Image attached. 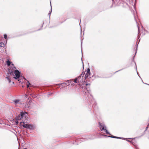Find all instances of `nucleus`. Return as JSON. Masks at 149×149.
<instances>
[{
	"instance_id": "f257e3e1",
	"label": "nucleus",
	"mask_w": 149,
	"mask_h": 149,
	"mask_svg": "<svg viewBox=\"0 0 149 149\" xmlns=\"http://www.w3.org/2000/svg\"><path fill=\"white\" fill-rule=\"evenodd\" d=\"M100 129V130L103 131L104 132L106 133L107 134H110V135L108 136L104 134H101V135L104 136L105 137H110L116 139H122V138L117 137L116 136H113L111 135L110 133L106 129V126L104 124L100 122L99 123Z\"/></svg>"
},
{
	"instance_id": "f03ea898",
	"label": "nucleus",
	"mask_w": 149,
	"mask_h": 149,
	"mask_svg": "<svg viewBox=\"0 0 149 149\" xmlns=\"http://www.w3.org/2000/svg\"><path fill=\"white\" fill-rule=\"evenodd\" d=\"M22 126L25 128H27L29 129H34L36 128V126L34 125L29 124H25L24 122H23Z\"/></svg>"
},
{
	"instance_id": "7ed1b4c3",
	"label": "nucleus",
	"mask_w": 149,
	"mask_h": 149,
	"mask_svg": "<svg viewBox=\"0 0 149 149\" xmlns=\"http://www.w3.org/2000/svg\"><path fill=\"white\" fill-rule=\"evenodd\" d=\"M14 74L15 75V77H14V78L16 79H18L20 77L21 72L19 70H15Z\"/></svg>"
},
{
	"instance_id": "20e7f679",
	"label": "nucleus",
	"mask_w": 149,
	"mask_h": 149,
	"mask_svg": "<svg viewBox=\"0 0 149 149\" xmlns=\"http://www.w3.org/2000/svg\"><path fill=\"white\" fill-rule=\"evenodd\" d=\"M70 85V84H68L67 82V81H66L65 82L62 83L61 84H57L55 85L56 86H59V88L61 86L62 87H65L67 86H69Z\"/></svg>"
},
{
	"instance_id": "39448f33",
	"label": "nucleus",
	"mask_w": 149,
	"mask_h": 149,
	"mask_svg": "<svg viewBox=\"0 0 149 149\" xmlns=\"http://www.w3.org/2000/svg\"><path fill=\"white\" fill-rule=\"evenodd\" d=\"M91 74L90 69L88 68L87 70V72L85 74L84 78L85 79H86L88 77L89 75H90Z\"/></svg>"
},
{
	"instance_id": "423d86ee",
	"label": "nucleus",
	"mask_w": 149,
	"mask_h": 149,
	"mask_svg": "<svg viewBox=\"0 0 149 149\" xmlns=\"http://www.w3.org/2000/svg\"><path fill=\"white\" fill-rule=\"evenodd\" d=\"M91 104H93L92 106L94 108H97V107L96 106L97 103L94 99H93V100L92 101H91Z\"/></svg>"
},
{
	"instance_id": "0eeeda50",
	"label": "nucleus",
	"mask_w": 149,
	"mask_h": 149,
	"mask_svg": "<svg viewBox=\"0 0 149 149\" xmlns=\"http://www.w3.org/2000/svg\"><path fill=\"white\" fill-rule=\"evenodd\" d=\"M27 115V112L26 111H25L24 112L23 111H22L20 112V115H21L22 118H23L24 117H26V115Z\"/></svg>"
},
{
	"instance_id": "6e6552de",
	"label": "nucleus",
	"mask_w": 149,
	"mask_h": 149,
	"mask_svg": "<svg viewBox=\"0 0 149 149\" xmlns=\"http://www.w3.org/2000/svg\"><path fill=\"white\" fill-rule=\"evenodd\" d=\"M134 57H135V56H134L133 57V59L132 60V61H133L135 63V68L136 69V72L137 73V74H138V76H139V77L140 78V76L139 75V73L137 71V66H136V63L134 61Z\"/></svg>"
},
{
	"instance_id": "1a4fd4ad",
	"label": "nucleus",
	"mask_w": 149,
	"mask_h": 149,
	"mask_svg": "<svg viewBox=\"0 0 149 149\" xmlns=\"http://www.w3.org/2000/svg\"><path fill=\"white\" fill-rule=\"evenodd\" d=\"M84 72H83L82 73V74L79 76L77 77H76L77 79H78V80H79L82 77H83V76H84Z\"/></svg>"
},
{
	"instance_id": "9d476101",
	"label": "nucleus",
	"mask_w": 149,
	"mask_h": 149,
	"mask_svg": "<svg viewBox=\"0 0 149 149\" xmlns=\"http://www.w3.org/2000/svg\"><path fill=\"white\" fill-rule=\"evenodd\" d=\"M22 118L20 114H19L16 117V120H20L21 119H22Z\"/></svg>"
},
{
	"instance_id": "9b49d317",
	"label": "nucleus",
	"mask_w": 149,
	"mask_h": 149,
	"mask_svg": "<svg viewBox=\"0 0 149 149\" xmlns=\"http://www.w3.org/2000/svg\"><path fill=\"white\" fill-rule=\"evenodd\" d=\"M13 102H14L15 104L16 105L17 104L19 103V99L14 100H13Z\"/></svg>"
},
{
	"instance_id": "f8f14e48",
	"label": "nucleus",
	"mask_w": 149,
	"mask_h": 149,
	"mask_svg": "<svg viewBox=\"0 0 149 149\" xmlns=\"http://www.w3.org/2000/svg\"><path fill=\"white\" fill-rule=\"evenodd\" d=\"M82 41H81V51L82 55V58H81V60L82 61V57H83V53H82ZM82 63H83V68H84V64H83V61H82Z\"/></svg>"
},
{
	"instance_id": "ddd939ff",
	"label": "nucleus",
	"mask_w": 149,
	"mask_h": 149,
	"mask_svg": "<svg viewBox=\"0 0 149 149\" xmlns=\"http://www.w3.org/2000/svg\"><path fill=\"white\" fill-rule=\"evenodd\" d=\"M8 72L10 75H14V72L12 70L10 69L8 70Z\"/></svg>"
},
{
	"instance_id": "4468645a",
	"label": "nucleus",
	"mask_w": 149,
	"mask_h": 149,
	"mask_svg": "<svg viewBox=\"0 0 149 149\" xmlns=\"http://www.w3.org/2000/svg\"><path fill=\"white\" fill-rule=\"evenodd\" d=\"M11 63V62L9 60H8L6 61V64L8 66H10Z\"/></svg>"
},
{
	"instance_id": "2eb2a0df",
	"label": "nucleus",
	"mask_w": 149,
	"mask_h": 149,
	"mask_svg": "<svg viewBox=\"0 0 149 149\" xmlns=\"http://www.w3.org/2000/svg\"><path fill=\"white\" fill-rule=\"evenodd\" d=\"M6 78L7 79L8 81L9 82V83H10L11 82V79H10L9 78V77L8 76H6Z\"/></svg>"
},
{
	"instance_id": "dca6fc26",
	"label": "nucleus",
	"mask_w": 149,
	"mask_h": 149,
	"mask_svg": "<svg viewBox=\"0 0 149 149\" xmlns=\"http://www.w3.org/2000/svg\"><path fill=\"white\" fill-rule=\"evenodd\" d=\"M52 7L51 6V10L50 11H49V12L48 14V15L49 16V18H50V15H51V13H52Z\"/></svg>"
},
{
	"instance_id": "f3484780",
	"label": "nucleus",
	"mask_w": 149,
	"mask_h": 149,
	"mask_svg": "<svg viewBox=\"0 0 149 149\" xmlns=\"http://www.w3.org/2000/svg\"><path fill=\"white\" fill-rule=\"evenodd\" d=\"M0 47H5V44L3 42H0Z\"/></svg>"
},
{
	"instance_id": "a211bd4d",
	"label": "nucleus",
	"mask_w": 149,
	"mask_h": 149,
	"mask_svg": "<svg viewBox=\"0 0 149 149\" xmlns=\"http://www.w3.org/2000/svg\"><path fill=\"white\" fill-rule=\"evenodd\" d=\"M73 82V81H72L71 80H70L67 81V82L68 83V84H70L72 85V83Z\"/></svg>"
},
{
	"instance_id": "6ab92c4d",
	"label": "nucleus",
	"mask_w": 149,
	"mask_h": 149,
	"mask_svg": "<svg viewBox=\"0 0 149 149\" xmlns=\"http://www.w3.org/2000/svg\"><path fill=\"white\" fill-rule=\"evenodd\" d=\"M24 79L25 80H26L27 81V83H28V84L27 85V88L29 87V85H31V84L29 83V81H27V80H26V79L24 77Z\"/></svg>"
},
{
	"instance_id": "aec40b11",
	"label": "nucleus",
	"mask_w": 149,
	"mask_h": 149,
	"mask_svg": "<svg viewBox=\"0 0 149 149\" xmlns=\"http://www.w3.org/2000/svg\"><path fill=\"white\" fill-rule=\"evenodd\" d=\"M91 137H92V136L91 135H89L88 136V137H87L86 138V139L88 140V139H92V138Z\"/></svg>"
},
{
	"instance_id": "412c9836",
	"label": "nucleus",
	"mask_w": 149,
	"mask_h": 149,
	"mask_svg": "<svg viewBox=\"0 0 149 149\" xmlns=\"http://www.w3.org/2000/svg\"><path fill=\"white\" fill-rule=\"evenodd\" d=\"M122 139H123L124 140H126V141H128V142H131V143L132 142V141L129 140H127V138H122Z\"/></svg>"
},
{
	"instance_id": "4be33fe9",
	"label": "nucleus",
	"mask_w": 149,
	"mask_h": 149,
	"mask_svg": "<svg viewBox=\"0 0 149 149\" xmlns=\"http://www.w3.org/2000/svg\"><path fill=\"white\" fill-rule=\"evenodd\" d=\"M78 79L76 78L74 80V82L76 83H78Z\"/></svg>"
},
{
	"instance_id": "5701e85b",
	"label": "nucleus",
	"mask_w": 149,
	"mask_h": 149,
	"mask_svg": "<svg viewBox=\"0 0 149 149\" xmlns=\"http://www.w3.org/2000/svg\"><path fill=\"white\" fill-rule=\"evenodd\" d=\"M38 108V107L37 105L36 104L35 105V106L34 107V109H37Z\"/></svg>"
},
{
	"instance_id": "b1692460",
	"label": "nucleus",
	"mask_w": 149,
	"mask_h": 149,
	"mask_svg": "<svg viewBox=\"0 0 149 149\" xmlns=\"http://www.w3.org/2000/svg\"><path fill=\"white\" fill-rule=\"evenodd\" d=\"M4 37L5 39H6L7 38V35L6 34H4Z\"/></svg>"
},
{
	"instance_id": "393cba45",
	"label": "nucleus",
	"mask_w": 149,
	"mask_h": 149,
	"mask_svg": "<svg viewBox=\"0 0 149 149\" xmlns=\"http://www.w3.org/2000/svg\"><path fill=\"white\" fill-rule=\"evenodd\" d=\"M18 120H16L15 121V123L16 125H17L19 123V122L18 121Z\"/></svg>"
},
{
	"instance_id": "a878e982",
	"label": "nucleus",
	"mask_w": 149,
	"mask_h": 149,
	"mask_svg": "<svg viewBox=\"0 0 149 149\" xmlns=\"http://www.w3.org/2000/svg\"><path fill=\"white\" fill-rule=\"evenodd\" d=\"M23 122H24H24H20V125H21L22 126V125H23Z\"/></svg>"
},
{
	"instance_id": "bb28decb",
	"label": "nucleus",
	"mask_w": 149,
	"mask_h": 149,
	"mask_svg": "<svg viewBox=\"0 0 149 149\" xmlns=\"http://www.w3.org/2000/svg\"><path fill=\"white\" fill-rule=\"evenodd\" d=\"M90 85V83H86L85 84V85H86V86H87L88 85Z\"/></svg>"
},
{
	"instance_id": "cd10ccee",
	"label": "nucleus",
	"mask_w": 149,
	"mask_h": 149,
	"mask_svg": "<svg viewBox=\"0 0 149 149\" xmlns=\"http://www.w3.org/2000/svg\"><path fill=\"white\" fill-rule=\"evenodd\" d=\"M53 94V93H50V94H49L48 95V96H50L51 95H52Z\"/></svg>"
},
{
	"instance_id": "c85d7f7f",
	"label": "nucleus",
	"mask_w": 149,
	"mask_h": 149,
	"mask_svg": "<svg viewBox=\"0 0 149 149\" xmlns=\"http://www.w3.org/2000/svg\"><path fill=\"white\" fill-rule=\"evenodd\" d=\"M81 139H83V138H82V139H78L77 140L78 141H81Z\"/></svg>"
},
{
	"instance_id": "c756f323",
	"label": "nucleus",
	"mask_w": 149,
	"mask_h": 149,
	"mask_svg": "<svg viewBox=\"0 0 149 149\" xmlns=\"http://www.w3.org/2000/svg\"><path fill=\"white\" fill-rule=\"evenodd\" d=\"M123 70V69H121V70H118V71H116V72H115V73H116L117 72H118V71H120L121 70Z\"/></svg>"
},
{
	"instance_id": "7c9ffc66",
	"label": "nucleus",
	"mask_w": 149,
	"mask_h": 149,
	"mask_svg": "<svg viewBox=\"0 0 149 149\" xmlns=\"http://www.w3.org/2000/svg\"><path fill=\"white\" fill-rule=\"evenodd\" d=\"M44 22H43V24H42V26L41 27V28H42V27L43 26V24H44Z\"/></svg>"
},
{
	"instance_id": "2f4dec72",
	"label": "nucleus",
	"mask_w": 149,
	"mask_h": 149,
	"mask_svg": "<svg viewBox=\"0 0 149 149\" xmlns=\"http://www.w3.org/2000/svg\"><path fill=\"white\" fill-rule=\"evenodd\" d=\"M18 79V81L19 82H21V80H20V79Z\"/></svg>"
},
{
	"instance_id": "473e14b6",
	"label": "nucleus",
	"mask_w": 149,
	"mask_h": 149,
	"mask_svg": "<svg viewBox=\"0 0 149 149\" xmlns=\"http://www.w3.org/2000/svg\"><path fill=\"white\" fill-rule=\"evenodd\" d=\"M131 143L133 145H134V143L133 142H132Z\"/></svg>"
},
{
	"instance_id": "72a5a7b5",
	"label": "nucleus",
	"mask_w": 149,
	"mask_h": 149,
	"mask_svg": "<svg viewBox=\"0 0 149 149\" xmlns=\"http://www.w3.org/2000/svg\"><path fill=\"white\" fill-rule=\"evenodd\" d=\"M134 19H135V20L136 21V23L137 24V21H136V18H135V16H134Z\"/></svg>"
},
{
	"instance_id": "f704fd0d",
	"label": "nucleus",
	"mask_w": 149,
	"mask_h": 149,
	"mask_svg": "<svg viewBox=\"0 0 149 149\" xmlns=\"http://www.w3.org/2000/svg\"><path fill=\"white\" fill-rule=\"evenodd\" d=\"M141 80H142V82L144 83L143 82V80H142V79H141ZM144 84H146V83H144Z\"/></svg>"
},
{
	"instance_id": "c9c22d12",
	"label": "nucleus",
	"mask_w": 149,
	"mask_h": 149,
	"mask_svg": "<svg viewBox=\"0 0 149 149\" xmlns=\"http://www.w3.org/2000/svg\"><path fill=\"white\" fill-rule=\"evenodd\" d=\"M137 27L138 28V31H139V26L138 25H137Z\"/></svg>"
},
{
	"instance_id": "e433bc0d",
	"label": "nucleus",
	"mask_w": 149,
	"mask_h": 149,
	"mask_svg": "<svg viewBox=\"0 0 149 149\" xmlns=\"http://www.w3.org/2000/svg\"><path fill=\"white\" fill-rule=\"evenodd\" d=\"M136 149H139L138 148H137V147H136Z\"/></svg>"
},
{
	"instance_id": "4c0bfd02",
	"label": "nucleus",
	"mask_w": 149,
	"mask_h": 149,
	"mask_svg": "<svg viewBox=\"0 0 149 149\" xmlns=\"http://www.w3.org/2000/svg\"><path fill=\"white\" fill-rule=\"evenodd\" d=\"M41 29H39L38 30V31H39V30H40Z\"/></svg>"
},
{
	"instance_id": "58836bf2",
	"label": "nucleus",
	"mask_w": 149,
	"mask_h": 149,
	"mask_svg": "<svg viewBox=\"0 0 149 149\" xmlns=\"http://www.w3.org/2000/svg\"><path fill=\"white\" fill-rule=\"evenodd\" d=\"M139 37H140V36H139V35H138V39L139 38Z\"/></svg>"
},
{
	"instance_id": "ea45409f",
	"label": "nucleus",
	"mask_w": 149,
	"mask_h": 149,
	"mask_svg": "<svg viewBox=\"0 0 149 149\" xmlns=\"http://www.w3.org/2000/svg\"><path fill=\"white\" fill-rule=\"evenodd\" d=\"M12 65H13H13H14V64H13V63H12Z\"/></svg>"
},
{
	"instance_id": "a19ab883",
	"label": "nucleus",
	"mask_w": 149,
	"mask_h": 149,
	"mask_svg": "<svg viewBox=\"0 0 149 149\" xmlns=\"http://www.w3.org/2000/svg\"><path fill=\"white\" fill-rule=\"evenodd\" d=\"M14 68H16V67L15 66L14 67Z\"/></svg>"
},
{
	"instance_id": "79ce46f5",
	"label": "nucleus",
	"mask_w": 149,
	"mask_h": 149,
	"mask_svg": "<svg viewBox=\"0 0 149 149\" xmlns=\"http://www.w3.org/2000/svg\"><path fill=\"white\" fill-rule=\"evenodd\" d=\"M147 128H148V127H146V130L147 129Z\"/></svg>"
},
{
	"instance_id": "37998d69",
	"label": "nucleus",
	"mask_w": 149,
	"mask_h": 149,
	"mask_svg": "<svg viewBox=\"0 0 149 149\" xmlns=\"http://www.w3.org/2000/svg\"><path fill=\"white\" fill-rule=\"evenodd\" d=\"M137 47H136V50H137Z\"/></svg>"
},
{
	"instance_id": "c03bdc74",
	"label": "nucleus",
	"mask_w": 149,
	"mask_h": 149,
	"mask_svg": "<svg viewBox=\"0 0 149 149\" xmlns=\"http://www.w3.org/2000/svg\"><path fill=\"white\" fill-rule=\"evenodd\" d=\"M83 35H84V33H83Z\"/></svg>"
},
{
	"instance_id": "a18cd8bd",
	"label": "nucleus",
	"mask_w": 149,
	"mask_h": 149,
	"mask_svg": "<svg viewBox=\"0 0 149 149\" xmlns=\"http://www.w3.org/2000/svg\"><path fill=\"white\" fill-rule=\"evenodd\" d=\"M112 0L113 1V0Z\"/></svg>"
}]
</instances>
